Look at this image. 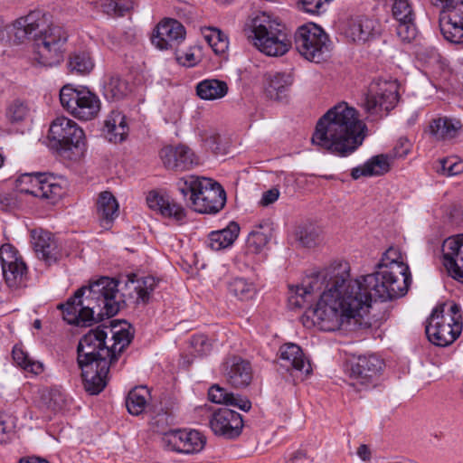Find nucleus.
<instances>
[{"instance_id": "nucleus-26", "label": "nucleus", "mask_w": 463, "mask_h": 463, "mask_svg": "<svg viewBox=\"0 0 463 463\" xmlns=\"http://www.w3.org/2000/svg\"><path fill=\"white\" fill-rule=\"evenodd\" d=\"M31 243L36 256L46 263L51 264L58 260L60 256L58 244L54 236L50 232L43 229L33 230L31 232Z\"/></svg>"}, {"instance_id": "nucleus-49", "label": "nucleus", "mask_w": 463, "mask_h": 463, "mask_svg": "<svg viewBox=\"0 0 463 463\" xmlns=\"http://www.w3.org/2000/svg\"><path fill=\"white\" fill-rule=\"evenodd\" d=\"M29 114V109L26 104L21 101H14L7 109L6 117L13 123H18L24 120Z\"/></svg>"}, {"instance_id": "nucleus-61", "label": "nucleus", "mask_w": 463, "mask_h": 463, "mask_svg": "<svg viewBox=\"0 0 463 463\" xmlns=\"http://www.w3.org/2000/svg\"><path fill=\"white\" fill-rule=\"evenodd\" d=\"M357 456L364 461L369 460L371 458V451L367 445L362 444L357 449Z\"/></svg>"}, {"instance_id": "nucleus-12", "label": "nucleus", "mask_w": 463, "mask_h": 463, "mask_svg": "<svg viewBox=\"0 0 463 463\" xmlns=\"http://www.w3.org/2000/svg\"><path fill=\"white\" fill-rule=\"evenodd\" d=\"M440 8V33L448 42L463 43V0H430Z\"/></svg>"}, {"instance_id": "nucleus-10", "label": "nucleus", "mask_w": 463, "mask_h": 463, "mask_svg": "<svg viewBox=\"0 0 463 463\" xmlns=\"http://www.w3.org/2000/svg\"><path fill=\"white\" fill-rule=\"evenodd\" d=\"M67 31L51 22L36 38L34 60L41 65L51 67L63 59L64 45L68 40Z\"/></svg>"}, {"instance_id": "nucleus-8", "label": "nucleus", "mask_w": 463, "mask_h": 463, "mask_svg": "<svg viewBox=\"0 0 463 463\" xmlns=\"http://www.w3.org/2000/svg\"><path fill=\"white\" fill-rule=\"evenodd\" d=\"M294 43L301 56L316 63L325 61L330 52L328 35L320 26L313 23L303 24L297 29Z\"/></svg>"}, {"instance_id": "nucleus-54", "label": "nucleus", "mask_w": 463, "mask_h": 463, "mask_svg": "<svg viewBox=\"0 0 463 463\" xmlns=\"http://www.w3.org/2000/svg\"><path fill=\"white\" fill-rule=\"evenodd\" d=\"M411 150V143L407 137L399 138L396 146L393 148L395 157L406 156Z\"/></svg>"}, {"instance_id": "nucleus-55", "label": "nucleus", "mask_w": 463, "mask_h": 463, "mask_svg": "<svg viewBox=\"0 0 463 463\" xmlns=\"http://www.w3.org/2000/svg\"><path fill=\"white\" fill-rule=\"evenodd\" d=\"M279 196V190L278 188H271L263 193L260 204L263 206H268L273 203H275Z\"/></svg>"}, {"instance_id": "nucleus-52", "label": "nucleus", "mask_w": 463, "mask_h": 463, "mask_svg": "<svg viewBox=\"0 0 463 463\" xmlns=\"http://www.w3.org/2000/svg\"><path fill=\"white\" fill-rule=\"evenodd\" d=\"M440 173L446 176H454L463 172V162L451 158L442 159L440 161Z\"/></svg>"}, {"instance_id": "nucleus-34", "label": "nucleus", "mask_w": 463, "mask_h": 463, "mask_svg": "<svg viewBox=\"0 0 463 463\" xmlns=\"http://www.w3.org/2000/svg\"><path fill=\"white\" fill-rule=\"evenodd\" d=\"M461 127L458 119L439 117L430 121L429 132L435 140H449L457 137Z\"/></svg>"}, {"instance_id": "nucleus-36", "label": "nucleus", "mask_w": 463, "mask_h": 463, "mask_svg": "<svg viewBox=\"0 0 463 463\" xmlns=\"http://www.w3.org/2000/svg\"><path fill=\"white\" fill-rule=\"evenodd\" d=\"M239 233V224L231 222L226 228L212 232L208 236L207 244L213 250L226 249L233 244Z\"/></svg>"}, {"instance_id": "nucleus-11", "label": "nucleus", "mask_w": 463, "mask_h": 463, "mask_svg": "<svg viewBox=\"0 0 463 463\" xmlns=\"http://www.w3.org/2000/svg\"><path fill=\"white\" fill-rule=\"evenodd\" d=\"M48 138L51 148L63 155L73 149H81L85 135L78 124L66 117H58L51 124Z\"/></svg>"}, {"instance_id": "nucleus-42", "label": "nucleus", "mask_w": 463, "mask_h": 463, "mask_svg": "<svg viewBox=\"0 0 463 463\" xmlns=\"http://www.w3.org/2000/svg\"><path fill=\"white\" fill-rule=\"evenodd\" d=\"M93 67L94 64L90 53L84 51L71 53L68 61V68L71 73L88 74L92 71Z\"/></svg>"}, {"instance_id": "nucleus-46", "label": "nucleus", "mask_w": 463, "mask_h": 463, "mask_svg": "<svg viewBox=\"0 0 463 463\" xmlns=\"http://www.w3.org/2000/svg\"><path fill=\"white\" fill-rule=\"evenodd\" d=\"M320 236V229L314 224H306L298 228L297 238L305 247H312L317 244Z\"/></svg>"}, {"instance_id": "nucleus-9", "label": "nucleus", "mask_w": 463, "mask_h": 463, "mask_svg": "<svg viewBox=\"0 0 463 463\" xmlns=\"http://www.w3.org/2000/svg\"><path fill=\"white\" fill-rule=\"evenodd\" d=\"M60 101L69 114L80 120H91L100 110L99 97L84 87L63 86L60 90Z\"/></svg>"}, {"instance_id": "nucleus-53", "label": "nucleus", "mask_w": 463, "mask_h": 463, "mask_svg": "<svg viewBox=\"0 0 463 463\" xmlns=\"http://www.w3.org/2000/svg\"><path fill=\"white\" fill-rule=\"evenodd\" d=\"M191 345L194 352L199 355H204L210 353L212 345L205 335H196L191 340Z\"/></svg>"}, {"instance_id": "nucleus-41", "label": "nucleus", "mask_w": 463, "mask_h": 463, "mask_svg": "<svg viewBox=\"0 0 463 463\" xmlns=\"http://www.w3.org/2000/svg\"><path fill=\"white\" fill-rule=\"evenodd\" d=\"M137 276L131 274L128 278L130 288H133L136 293L137 303H147L150 298V294L155 290L157 282L154 277H145L141 279H134Z\"/></svg>"}, {"instance_id": "nucleus-30", "label": "nucleus", "mask_w": 463, "mask_h": 463, "mask_svg": "<svg viewBox=\"0 0 463 463\" xmlns=\"http://www.w3.org/2000/svg\"><path fill=\"white\" fill-rule=\"evenodd\" d=\"M34 181L37 187L30 191L25 190L29 194L34 197L49 200L52 203H55L64 194L62 186L52 175L43 173L41 180Z\"/></svg>"}, {"instance_id": "nucleus-21", "label": "nucleus", "mask_w": 463, "mask_h": 463, "mask_svg": "<svg viewBox=\"0 0 463 463\" xmlns=\"http://www.w3.org/2000/svg\"><path fill=\"white\" fill-rule=\"evenodd\" d=\"M159 158L167 170L182 172L193 169L200 164L199 158L187 146H165L159 151Z\"/></svg>"}, {"instance_id": "nucleus-13", "label": "nucleus", "mask_w": 463, "mask_h": 463, "mask_svg": "<svg viewBox=\"0 0 463 463\" xmlns=\"http://www.w3.org/2000/svg\"><path fill=\"white\" fill-rule=\"evenodd\" d=\"M399 84L396 80H379L370 87L364 108L371 116L383 117L392 109L399 99Z\"/></svg>"}, {"instance_id": "nucleus-19", "label": "nucleus", "mask_w": 463, "mask_h": 463, "mask_svg": "<svg viewBox=\"0 0 463 463\" xmlns=\"http://www.w3.org/2000/svg\"><path fill=\"white\" fill-rule=\"evenodd\" d=\"M50 23V15L43 10L31 11L28 14L16 19L13 24V33L18 43L36 38L41 35Z\"/></svg>"}, {"instance_id": "nucleus-24", "label": "nucleus", "mask_w": 463, "mask_h": 463, "mask_svg": "<svg viewBox=\"0 0 463 463\" xmlns=\"http://www.w3.org/2000/svg\"><path fill=\"white\" fill-rule=\"evenodd\" d=\"M213 431L226 439L238 437L243 427V420L240 413L231 409H220L213 413L210 420Z\"/></svg>"}, {"instance_id": "nucleus-29", "label": "nucleus", "mask_w": 463, "mask_h": 463, "mask_svg": "<svg viewBox=\"0 0 463 463\" xmlns=\"http://www.w3.org/2000/svg\"><path fill=\"white\" fill-rule=\"evenodd\" d=\"M279 359L281 366L287 370L294 369L306 374L311 373L309 361L306 358L302 349L296 344L283 345L279 349Z\"/></svg>"}, {"instance_id": "nucleus-44", "label": "nucleus", "mask_w": 463, "mask_h": 463, "mask_svg": "<svg viewBox=\"0 0 463 463\" xmlns=\"http://www.w3.org/2000/svg\"><path fill=\"white\" fill-rule=\"evenodd\" d=\"M14 361L24 370L39 374L43 371V365L39 361H33L30 358L21 347L14 346L12 351Z\"/></svg>"}, {"instance_id": "nucleus-18", "label": "nucleus", "mask_w": 463, "mask_h": 463, "mask_svg": "<svg viewBox=\"0 0 463 463\" xmlns=\"http://www.w3.org/2000/svg\"><path fill=\"white\" fill-rule=\"evenodd\" d=\"M220 368L226 383L236 389L246 388L252 382L253 369L251 364L240 355H227Z\"/></svg>"}, {"instance_id": "nucleus-20", "label": "nucleus", "mask_w": 463, "mask_h": 463, "mask_svg": "<svg viewBox=\"0 0 463 463\" xmlns=\"http://www.w3.org/2000/svg\"><path fill=\"white\" fill-rule=\"evenodd\" d=\"M185 29L181 23L175 19H165L155 28L151 43L159 50H173L184 41Z\"/></svg>"}, {"instance_id": "nucleus-23", "label": "nucleus", "mask_w": 463, "mask_h": 463, "mask_svg": "<svg viewBox=\"0 0 463 463\" xmlns=\"http://www.w3.org/2000/svg\"><path fill=\"white\" fill-rule=\"evenodd\" d=\"M392 15L397 22L396 33L403 43H411L417 36L415 14L409 0H393Z\"/></svg>"}, {"instance_id": "nucleus-31", "label": "nucleus", "mask_w": 463, "mask_h": 463, "mask_svg": "<svg viewBox=\"0 0 463 463\" xmlns=\"http://www.w3.org/2000/svg\"><path fill=\"white\" fill-rule=\"evenodd\" d=\"M266 93L275 100H282L288 96V92L293 83V78L289 73L273 72L265 75Z\"/></svg>"}, {"instance_id": "nucleus-7", "label": "nucleus", "mask_w": 463, "mask_h": 463, "mask_svg": "<svg viewBox=\"0 0 463 463\" xmlns=\"http://www.w3.org/2000/svg\"><path fill=\"white\" fill-rule=\"evenodd\" d=\"M463 327L460 307L456 303L437 306L426 326L429 340L438 346L452 344L461 334Z\"/></svg>"}, {"instance_id": "nucleus-60", "label": "nucleus", "mask_w": 463, "mask_h": 463, "mask_svg": "<svg viewBox=\"0 0 463 463\" xmlns=\"http://www.w3.org/2000/svg\"><path fill=\"white\" fill-rule=\"evenodd\" d=\"M11 429L8 428L5 421L0 420V444L6 442L9 439Z\"/></svg>"}, {"instance_id": "nucleus-5", "label": "nucleus", "mask_w": 463, "mask_h": 463, "mask_svg": "<svg viewBox=\"0 0 463 463\" xmlns=\"http://www.w3.org/2000/svg\"><path fill=\"white\" fill-rule=\"evenodd\" d=\"M180 194L188 198V206L199 213L215 214L225 205L226 193L211 178L187 175L176 182Z\"/></svg>"}, {"instance_id": "nucleus-64", "label": "nucleus", "mask_w": 463, "mask_h": 463, "mask_svg": "<svg viewBox=\"0 0 463 463\" xmlns=\"http://www.w3.org/2000/svg\"><path fill=\"white\" fill-rule=\"evenodd\" d=\"M0 35L2 38L5 36V24L2 19H0Z\"/></svg>"}, {"instance_id": "nucleus-4", "label": "nucleus", "mask_w": 463, "mask_h": 463, "mask_svg": "<svg viewBox=\"0 0 463 463\" xmlns=\"http://www.w3.org/2000/svg\"><path fill=\"white\" fill-rule=\"evenodd\" d=\"M377 266L380 270L355 279L366 290L372 291L374 301L391 300L405 295L411 277L408 265L402 260L400 250L390 247Z\"/></svg>"}, {"instance_id": "nucleus-35", "label": "nucleus", "mask_w": 463, "mask_h": 463, "mask_svg": "<svg viewBox=\"0 0 463 463\" xmlns=\"http://www.w3.org/2000/svg\"><path fill=\"white\" fill-rule=\"evenodd\" d=\"M208 396L212 402L238 407L244 411H248L251 408V403L249 400L242 398L241 395L229 392L225 388L218 384H213L210 387Z\"/></svg>"}, {"instance_id": "nucleus-16", "label": "nucleus", "mask_w": 463, "mask_h": 463, "mask_svg": "<svg viewBox=\"0 0 463 463\" xmlns=\"http://www.w3.org/2000/svg\"><path fill=\"white\" fill-rule=\"evenodd\" d=\"M163 446L170 451L183 454L200 452L205 446V437L195 430H175L165 432Z\"/></svg>"}, {"instance_id": "nucleus-63", "label": "nucleus", "mask_w": 463, "mask_h": 463, "mask_svg": "<svg viewBox=\"0 0 463 463\" xmlns=\"http://www.w3.org/2000/svg\"><path fill=\"white\" fill-rule=\"evenodd\" d=\"M18 463H49L47 460L36 457L22 458Z\"/></svg>"}, {"instance_id": "nucleus-15", "label": "nucleus", "mask_w": 463, "mask_h": 463, "mask_svg": "<svg viewBox=\"0 0 463 463\" xmlns=\"http://www.w3.org/2000/svg\"><path fill=\"white\" fill-rule=\"evenodd\" d=\"M383 366V361L375 354L359 355L350 364V385L358 391L374 385Z\"/></svg>"}, {"instance_id": "nucleus-56", "label": "nucleus", "mask_w": 463, "mask_h": 463, "mask_svg": "<svg viewBox=\"0 0 463 463\" xmlns=\"http://www.w3.org/2000/svg\"><path fill=\"white\" fill-rule=\"evenodd\" d=\"M16 205L15 198L10 194H2L0 196V211H8Z\"/></svg>"}, {"instance_id": "nucleus-38", "label": "nucleus", "mask_w": 463, "mask_h": 463, "mask_svg": "<svg viewBox=\"0 0 463 463\" xmlns=\"http://www.w3.org/2000/svg\"><path fill=\"white\" fill-rule=\"evenodd\" d=\"M97 212L102 225H108L118 216V203L110 192L105 191L99 194L97 201Z\"/></svg>"}, {"instance_id": "nucleus-3", "label": "nucleus", "mask_w": 463, "mask_h": 463, "mask_svg": "<svg viewBox=\"0 0 463 463\" xmlns=\"http://www.w3.org/2000/svg\"><path fill=\"white\" fill-rule=\"evenodd\" d=\"M367 132L358 111L346 102L328 109L317 121L312 136L314 145L338 156L345 157L362 146Z\"/></svg>"}, {"instance_id": "nucleus-57", "label": "nucleus", "mask_w": 463, "mask_h": 463, "mask_svg": "<svg viewBox=\"0 0 463 463\" xmlns=\"http://www.w3.org/2000/svg\"><path fill=\"white\" fill-rule=\"evenodd\" d=\"M99 6L105 14L116 16L117 0H99Z\"/></svg>"}, {"instance_id": "nucleus-48", "label": "nucleus", "mask_w": 463, "mask_h": 463, "mask_svg": "<svg viewBox=\"0 0 463 463\" xmlns=\"http://www.w3.org/2000/svg\"><path fill=\"white\" fill-rule=\"evenodd\" d=\"M132 335L127 329H120L113 332L114 343L109 349L113 350L115 361L117 360V354L121 353L131 342Z\"/></svg>"}, {"instance_id": "nucleus-59", "label": "nucleus", "mask_w": 463, "mask_h": 463, "mask_svg": "<svg viewBox=\"0 0 463 463\" xmlns=\"http://www.w3.org/2000/svg\"><path fill=\"white\" fill-rule=\"evenodd\" d=\"M133 5L130 1L117 0L116 16H123L132 9Z\"/></svg>"}, {"instance_id": "nucleus-62", "label": "nucleus", "mask_w": 463, "mask_h": 463, "mask_svg": "<svg viewBox=\"0 0 463 463\" xmlns=\"http://www.w3.org/2000/svg\"><path fill=\"white\" fill-rule=\"evenodd\" d=\"M304 458H306V453L303 450H297L290 455L288 461L291 463H298Z\"/></svg>"}, {"instance_id": "nucleus-37", "label": "nucleus", "mask_w": 463, "mask_h": 463, "mask_svg": "<svg viewBox=\"0 0 463 463\" xmlns=\"http://www.w3.org/2000/svg\"><path fill=\"white\" fill-rule=\"evenodd\" d=\"M225 81L217 79H206L196 86V94L204 100H215L223 98L228 92Z\"/></svg>"}, {"instance_id": "nucleus-6", "label": "nucleus", "mask_w": 463, "mask_h": 463, "mask_svg": "<svg viewBox=\"0 0 463 463\" xmlns=\"http://www.w3.org/2000/svg\"><path fill=\"white\" fill-rule=\"evenodd\" d=\"M249 38L259 51L268 56H282L291 47L285 25L265 13L252 20Z\"/></svg>"}, {"instance_id": "nucleus-22", "label": "nucleus", "mask_w": 463, "mask_h": 463, "mask_svg": "<svg viewBox=\"0 0 463 463\" xmlns=\"http://www.w3.org/2000/svg\"><path fill=\"white\" fill-rule=\"evenodd\" d=\"M112 363L105 359L78 362L85 390L90 394H99L106 387L109 366Z\"/></svg>"}, {"instance_id": "nucleus-40", "label": "nucleus", "mask_w": 463, "mask_h": 463, "mask_svg": "<svg viewBox=\"0 0 463 463\" xmlns=\"http://www.w3.org/2000/svg\"><path fill=\"white\" fill-rule=\"evenodd\" d=\"M149 398L150 392L146 386L133 388L126 399L128 412L135 416L141 414L145 411Z\"/></svg>"}, {"instance_id": "nucleus-28", "label": "nucleus", "mask_w": 463, "mask_h": 463, "mask_svg": "<svg viewBox=\"0 0 463 463\" xmlns=\"http://www.w3.org/2000/svg\"><path fill=\"white\" fill-rule=\"evenodd\" d=\"M146 203L151 210L158 212L164 217L173 218L177 222H182L185 218V210L182 205L158 192H149Z\"/></svg>"}, {"instance_id": "nucleus-45", "label": "nucleus", "mask_w": 463, "mask_h": 463, "mask_svg": "<svg viewBox=\"0 0 463 463\" xmlns=\"http://www.w3.org/2000/svg\"><path fill=\"white\" fill-rule=\"evenodd\" d=\"M204 33V39L213 48L215 53L222 54L229 46V40L225 33L217 28H209Z\"/></svg>"}, {"instance_id": "nucleus-43", "label": "nucleus", "mask_w": 463, "mask_h": 463, "mask_svg": "<svg viewBox=\"0 0 463 463\" xmlns=\"http://www.w3.org/2000/svg\"><path fill=\"white\" fill-rule=\"evenodd\" d=\"M228 290L241 300L250 299L256 293L254 284L243 278L232 279L228 284Z\"/></svg>"}, {"instance_id": "nucleus-27", "label": "nucleus", "mask_w": 463, "mask_h": 463, "mask_svg": "<svg viewBox=\"0 0 463 463\" xmlns=\"http://www.w3.org/2000/svg\"><path fill=\"white\" fill-rule=\"evenodd\" d=\"M377 23L364 15L348 18L343 25V33L354 43H364L377 32Z\"/></svg>"}, {"instance_id": "nucleus-33", "label": "nucleus", "mask_w": 463, "mask_h": 463, "mask_svg": "<svg viewBox=\"0 0 463 463\" xmlns=\"http://www.w3.org/2000/svg\"><path fill=\"white\" fill-rule=\"evenodd\" d=\"M390 157L387 155L372 156L364 165L352 169L351 176L356 180L362 176L382 175L390 170Z\"/></svg>"}, {"instance_id": "nucleus-51", "label": "nucleus", "mask_w": 463, "mask_h": 463, "mask_svg": "<svg viewBox=\"0 0 463 463\" xmlns=\"http://www.w3.org/2000/svg\"><path fill=\"white\" fill-rule=\"evenodd\" d=\"M174 414L172 410L160 408L155 411L153 417V424L157 428L158 431L165 432L167 426L173 424Z\"/></svg>"}, {"instance_id": "nucleus-2", "label": "nucleus", "mask_w": 463, "mask_h": 463, "mask_svg": "<svg viewBox=\"0 0 463 463\" xmlns=\"http://www.w3.org/2000/svg\"><path fill=\"white\" fill-rule=\"evenodd\" d=\"M125 304L115 279L100 277L76 290L66 303L60 304L63 319L71 325L90 326L105 317L116 316Z\"/></svg>"}, {"instance_id": "nucleus-14", "label": "nucleus", "mask_w": 463, "mask_h": 463, "mask_svg": "<svg viewBox=\"0 0 463 463\" xmlns=\"http://www.w3.org/2000/svg\"><path fill=\"white\" fill-rule=\"evenodd\" d=\"M107 332L103 326L90 329L80 340L77 353L78 362L105 359L115 362L113 350L106 345Z\"/></svg>"}, {"instance_id": "nucleus-58", "label": "nucleus", "mask_w": 463, "mask_h": 463, "mask_svg": "<svg viewBox=\"0 0 463 463\" xmlns=\"http://www.w3.org/2000/svg\"><path fill=\"white\" fill-rule=\"evenodd\" d=\"M175 53L177 61L184 66H192L195 61V56L194 53H184V55H181L178 50H176Z\"/></svg>"}, {"instance_id": "nucleus-47", "label": "nucleus", "mask_w": 463, "mask_h": 463, "mask_svg": "<svg viewBox=\"0 0 463 463\" xmlns=\"http://www.w3.org/2000/svg\"><path fill=\"white\" fill-rule=\"evenodd\" d=\"M261 230L262 226L260 225L252 230L247 238V246L254 252H259L269 241V235Z\"/></svg>"}, {"instance_id": "nucleus-32", "label": "nucleus", "mask_w": 463, "mask_h": 463, "mask_svg": "<svg viewBox=\"0 0 463 463\" xmlns=\"http://www.w3.org/2000/svg\"><path fill=\"white\" fill-rule=\"evenodd\" d=\"M103 131L110 142L120 143L124 141L128 133L125 115L120 111H111L104 122Z\"/></svg>"}, {"instance_id": "nucleus-1", "label": "nucleus", "mask_w": 463, "mask_h": 463, "mask_svg": "<svg viewBox=\"0 0 463 463\" xmlns=\"http://www.w3.org/2000/svg\"><path fill=\"white\" fill-rule=\"evenodd\" d=\"M349 277L345 262L333 263L306 277L300 285L289 288V308H303L319 296L312 310V323L325 332L336 331L351 319L363 317L374 299L372 291L362 287L360 280L349 279Z\"/></svg>"}, {"instance_id": "nucleus-17", "label": "nucleus", "mask_w": 463, "mask_h": 463, "mask_svg": "<svg viewBox=\"0 0 463 463\" xmlns=\"http://www.w3.org/2000/svg\"><path fill=\"white\" fill-rule=\"evenodd\" d=\"M0 261L3 275L9 288H19L27 279V266L11 244L0 247Z\"/></svg>"}, {"instance_id": "nucleus-25", "label": "nucleus", "mask_w": 463, "mask_h": 463, "mask_svg": "<svg viewBox=\"0 0 463 463\" xmlns=\"http://www.w3.org/2000/svg\"><path fill=\"white\" fill-rule=\"evenodd\" d=\"M443 265L449 275L463 280V234L448 238L442 246Z\"/></svg>"}, {"instance_id": "nucleus-39", "label": "nucleus", "mask_w": 463, "mask_h": 463, "mask_svg": "<svg viewBox=\"0 0 463 463\" xmlns=\"http://www.w3.org/2000/svg\"><path fill=\"white\" fill-rule=\"evenodd\" d=\"M130 92L128 82L118 75H110L103 85V95L109 101L124 99Z\"/></svg>"}, {"instance_id": "nucleus-50", "label": "nucleus", "mask_w": 463, "mask_h": 463, "mask_svg": "<svg viewBox=\"0 0 463 463\" xmlns=\"http://www.w3.org/2000/svg\"><path fill=\"white\" fill-rule=\"evenodd\" d=\"M43 173H25L16 181V188L21 194H29L25 190H33L37 186L34 180H41Z\"/></svg>"}]
</instances>
